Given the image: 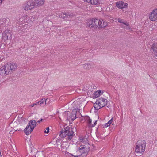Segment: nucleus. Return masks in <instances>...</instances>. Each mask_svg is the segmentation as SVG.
<instances>
[{
  "instance_id": "obj_1",
  "label": "nucleus",
  "mask_w": 157,
  "mask_h": 157,
  "mask_svg": "<svg viewBox=\"0 0 157 157\" xmlns=\"http://www.w3.org/2000/svg\"><path fill=\"white\" fill-rule=\"evenodd\" d=\"M59 136L62 138L66 137V139L70 140L75 135L74 132L72 128L70 127H67L64 128V130H62L60 132Z\"/></svg>"
},
{
  "instance_id": "obj_2",
  "label": "nucleus",
  "mask_w": 157,
  "mask_h": 157,
  "mask_svg": "<svg viewBox=\"0 0 157 157\" xmlns=\"http://www.w3.org/2000/svg\"><path fill=\"white\" fill-rule=\"evenodd\" d=\"M135 147V152L137 155H140L144 151L146 146V142L145 140H138Z\"/></svg>"
},
{
  "instance_id": "obj_3",
  "label": "nucleus",
  "mask_w": 157,
  "mask_h": 157,
  "mask_svg": "<svg viewBox=\"0 0 157 157\" xmlns=\"http://www.w3.org/2000/svg\"><path fill=\"white\" fill-rule=\"evenodd\" d=\"M79 150L80 152L82 153V154L79 155H74L71 154H70L74 157H81L82 156V155L84 156V157H86L88 152L90 150L89 144L87 143L85 145H81L79 147Z\"/></svg>"
},
{
  "instance_id": "obj_4",
  "label": "nucleus",
  "mask_w": 157,
  "mask_h": 157,
  "mask_svg": "<svg viewBox=\"0 0 157 157\" xmlns=\"http://www.w3.org/2000/svg\"><path fill=\"white\" fill-rule=\"evenodd\" d=\"M36 125V122L34 120L30 121L28 125L24 129V132L27 135H29L33 130Z\"/></svg>"
},
{
  "instance_id": "obj_5",
  "label": "nucleus",
  "mask_w": 157,
  "mask_h": 157,
  "mask_svg": "<svg viewBox=\"0 0 157 157\" xmlns=\"http://www.w3.org/2000/svg\"><path fill=\"white\" fill-rule=\"evenodd\" d=\"M101 24V21L98 18L93 19L90 20L88 24V26L92 29H98L100 28V25Z\"/></svg>"
},
{
  "instance_id": "obj_6",
  "label": "nucleus",
  "mask_w": 157,
  "mask_h": 157,
  "mask_svg": "<svg viewBox=\"0 0 157 157\" xmlns=\"http://www.w3.org/2000/svg\"><path fill=\"white\" fill-rule=\"evenodd\" d=\"M77 112V111L76 109H73L71 113H70L69 112H65V113H67V120H70V119L72 121L74 120L76 118V114Z\"/></svg>"
},
{
  "instance_id": "obj_7",
  "label": "nucleus",
  "mask_w": 157,
  "mask_h": 157,
  "mask_svg": "<svg viewBox=\"0 0 157 157\" xmlns=\"http://www.w3.org/2000/svg\"><path fill=\"white\" fill-rule=\"evenodd\" d=\"M6 69L8 70L10 73H11L17 68V64L13 63H8L5 64Z\"/></svg>"
},
{
  "instance_id": "obj_8",
  "label": "nucleus",
  "mask_w": 157,
  "mask_h": 157,
  "mask_svg": "<svg viewBox=\"0 0 157 157\" xmlns=\"http://www.w3.org/2000/svg\"><path fill=\"white\" fill-rule=\"evenodd\" d=\"M36 8L33 1H31L27 2L24 4L23 9L25 11L31 10L34 8Z\"/></svg>"
},
{
  "instance_id": "obj_9",
  "label": "nucleus",
  "mask_w": 157,
  "mask_h": 157,
  "mask_svg": "<svg viewBox=\"0 0 157 157\" xmlns=\"http://www.w3.org/2000/svg\"><path fill=\"white\" fill-rule=\"evenodd\" d=\"M149 18L151 21H155L157 20V9L154 10L151 14Z\"/></svg>"
},
{
  "instance_id": "obj_10",
  "label": "nucleus",
  "mask_w": 157,
  "mask_h": 157,
  "mask_svg": "<svg viewBox=\"0 0 157 157\" xmlns=\"http://www.w3.org/2000/svg\"><path fill=\"white\" fill-rule=\"evenodd\" d=\"M116 5L117 7L120 9H123L127 7L128 4L125 3L124 2H117L116 3Z\"/></svg>"
},
{
  "instance_id": "obj_11",
  "label": "nucleus",
  "mask_w": 157,
  "mask_h": 157,
  "mask_svg": "<svg viewBox=\"0 0 157 157\" xmlns=\"http://www.w3.org/2000/svg\"><path fill=\"white\" fill-rule=\"evenodd\" d=\"M5 65L2 67L0 69V74L2 75H6L10 74L8 70L6 69Z\"/></svg>"
},
{
  "instance_id": "obj_12",
  "label": "nucleus",
  "mask_w": 157,
  "mask_h": 157,
  "mask_svg": "<svg viewBox=\"0 0 157 157\" xmlns=\"http://www.w3.org/2000/svg\"><path fill=\"white\" fill-rule=\"evenodd\" d=\"M97 101H98V103L100 104L101 107L105 106L107 105V100L106 99L100 98L97 99Z\"/></svg>"
},
{
  "instance_id": "obj_13",
  "label": "nucleus",
  "mask_w": 157,
  "mask_h": 157,
  "mask_svg": "<svg viewBox=\"0 0 157 157\" xmlns=\"http://www.w3.org/2000/svg\"><path fill=\"white\" fill-rule=\"evenodd\" d=\"M33 2L36 7H39L44 4L45 0H33Z\"/></svg>"
},
{
  "instance_id": "obj_14",
  "label": "nucleus",
  "mask_w": 157,
  "mask_h": 157,
  "mask_svg": "<svg viewBox=\"0 0 157 157\" xmlns=\"http://www.w3.org/2000/svg\"><path fill=\"white\" fill-rule=\"evenodd\" d=\"M151 47L154 55L157 57V42H153Z\"/></svg>"
},
{
  "instance_id": "obj_15",
  "label": "nucleus",
  "mask_w": 157,
  "mask_h": 157,
  "mask_svg": "<svg viewBox=\"0 0 157 157\" xmlns=\"http://www.w3.org/2000/svg\"><path fill=\"white\" fill-rule=\"evenodd\" d=\"M71 16V14H70L68 13H61L59 15L60 17L63 19H64L65 18H67Z\"/></svg>"
},
{
  "instance_id": "obj_16",
  "label": "nucleus",
  "mask_w": 157,
  "mask_h": 157,
  "mask_svg": "<svg viewBox=\"0 0 157 157\" xmlns=\"http://www.w3.org/2000/svg\"><path fill=\"white\" fill-rule=\"evenodd\" d=\"M35 156L36 157H45L44 153L43 151H38Z\"/></svg>"
},
{
  "instance_id": "obj_17",
  "label": "nucleus",
  "mask_w": 157,
  "mask_h": 157,
  "mask_svg": "<svg viewBox=\"0 0 157 157\" xmlns=\"http://www.w3.org/2000/svg\"><path fill=\"white\" fill-rule=\"evenodd\" d=\"M98 101L96 100L95 103L94 104V107L95 109L97 110H98L101 108H102L101 105L99 104V103H98Z\"/></svg>"
},
{
  "instance_id": "obj_18",
  "label": "nucleus",
  "mask_w": 157,
  "mask_h": 157,
  "mask_svg": "<svg viewBox=\"0 0 157 157\" xmlns=\"http://www.w3.org/2000/svg\"><path fill=\"white\" fill-rule=\"evenodd\" d=\"M68 146V144L67 142L63 143L60 145L61 149H63V151H66L67 149V147Z\"/></svg>"
},
{
  "instance_id": "obj_19",
  "label": "nucleus",
  "mask_w": 157,
  "mask_h": 157,
  "mask_svg": "<svg viewBox=\"0 0 157 157\" xmlns=\"http://www.w3.org/2000/svg\"><path fill=\"white\" fill-rule=\"evenodd\" d=\"M99 0H92V1L90 3L91 4L96 5L99 3Z\"/></svg>"
},
{
  "instance_id": "obj_20",
  "label": "nucleus",
  "mask_w": 157,
  "mask_h": 157,
  "mask_svg": "<svg viewBox=\"0 0 157 157\" xmlns=\"http://www.w3.org/2000/svg\"><path fill=\"white\" fill-rule=\"evenodd\" d=\"M103 21V23L102 24V22H101V24L100 25V28H104L107 25V23L106 22Z\"/></svg>"
},
{
  "instance_id": "obj_21",
  "label": "nucleus",
  "mask_w": 157,
  "mask_h": 157,
  "mask_svg": "<svg viewBox=\"0 0 157 157\" xmlns=\"http://www.w3.org/2000/svg\"><path fill=\"white\" fill-rule=\"evenodd\" d=\"M101 94H99V93L98 92H95L94 94V95L93 96V98H95L98 97L100 96Z\"/></svg>"
},
{
  "instance_id": "obj_22",
  "label": "nucleus",
  "mask_w": 157,
  "mask_h": 157,
  "mask_svg": "<svg viewBox=\"0 0 157 157\" xmlns=\"http://www.w3.org/2000/svg\"><path fill=\"white\" fill-rule=\"evenodd\" d=\"M84 67L85 68L87 69L91 68V65L90 64L86 63L84 64Z\"/></svg>"
},
{
  "instance_id": "obj_23",
  "label": "nucleus",
  "mask_w": 157,
  "mask_h": 157,
  "mask_svg": "<svg viewBox=\"0 0 157 157\" xmlns=\"http://www.w3.org/2000/svg\"><path fill=\"white\" fill-rule=\"evenodd\" d=\"M61 140L59 139H58L57 140H56V143L57 147L58 146H60L61 145Z\"/></svg>"
},
{
  "instance_id": "obj_24",
  "label": "nucleus",
  "mask_w": 157,
  "mask_h": 157,
  "mask_svg": "<svg viewBox=\"0 0 157 157\" xmlns=\"http://www.w3.org/2000/svg\"><path fill=\"white\" fill-rule=\"evenodd\" d=\"M48 100V99H46L45 100V98H42L40 101V104H43L44 102L45 101V104H46V102L47 100Z\"/></svg>"
},
{
  "instance_id": "obj_25",
  "label": "nucleus",
  "mask_w": 157,
  "mask_h": 157,
  "mask_svg": "<svg viewBox=\"0 0 157 157\" xmlns=\"http://www.w3.org/2000/svg\"><path fill=\"white\" fill-rule=\"evenodd\" d=\"M118 22L121 23H123L124 22V20L120 18H118Z\"/></svg>"
},
{
  "instance_id": "obj_26",
  "label": "nucleus",
  "mask_w": 157,
  "mask_h": 157,
  "mask_svg": "<svg viewBox=\"0 0 157 157\" xmlns=\"http://www.w3.org/2000/svg\"><path fill=\"white\" fill-rule=\"evenodd\" d=\"M46 130L44 131V132L45 133H48L49 132V127H47L46 128Z\"/></svg>"
},
{
  "instance_id": "obj_27",
  "label": "nucleus",
  "mask_w": 157,
  "mask_h": 157,
  "mask_svg": "<svg viewBox=\"0 0 157 157\" xmlns=\"http://www.w3.org/2000/svg\"><path fill=\"white\" fill-rule=\"evenodd\" d=\"M113 121V119L112 118L107 123L108 124H109V125H110L111 124L112 122Z\"/></svg>"
},
{
  "instance_id": "obj_28",
  "label": "nucleus",
  "mask_w": 157,
  "mask_h": 157,
  "mask_svg": "<svg viewBox=\"0 0 157 157\" xmlns=\"http://www.w3.org/2000/svg\"><path fill=\"white\" fill-rule=\"evenodd\" d=\"M88 123L89 124H90V125H91V120L89 118V119L87 120Z\"/></svg>"
},
{
  "instance_id": "obj_29",
  "label": "nucleus",
  "mask_w": 157,
  "mask_h": 157,
  "mask_svg": "<svg viewBox=\"0 0 157 157\" xmlns=\"http://www.w3.org/2000/svg\"><path fill=\"white\" fill-rule=\"evenodd\" d=\"M97 121V120L94 123V124L90 125V126L91 127H94L96 125V124Z\"/></svg>"
},
{
  "instance_id": "obj_30",
  "label": "nucleus",
  "mask_w": 157,
  "mask_h": 157,
  "mask_svg": "<svg viewBox=\"0 0 157 157\" xmlns=\"http://www.w3.org/2000/svg\"><path fill=\"white\" fill-rule=\"evenodd\" d=\"M109 126V124L107 123L104 124V127H107Z\"/></svg>"
},
{
  "instance_id": "obj_31",
  "label": "nucleus",
  "mask_w": 157,
  "mask_h": 157,
  "mask_svg": "<svg viewBox=\"0 0 157 157\" xmlns=\"http://www.w3.org/2000/svg\"><path fill=\"white\" fill-rule=\"evenodd\" d=\"M43 120V119H41L40 120H38L37 121V122L40 123L42 121V120Z\"/></svg>"
},
{
  "instance_id": "obj_32",
  "label": "nucleus",
  "mask_w": 157,
  "mask_h": 157,
  "mask_svg": "<svg viewBox=\"0 0 157 157\" xmlns=\"http://www.w3.org/2000/svg\"><path fill=\"white\" fill-rule=\"evenodd\" d=\"M14 133V132H13V130H11L10 131V134L11 135V134H13Z\"/></svg>"
},
{
  "instance_id": "obj_33",
  "label": "nucleus",
  "mask_w": 157,
  "mask_h": 157,
  "mask_svg": "<svg viewBox=\"0 0 157 157\" xmlns=\"http://www.w3.org/2000/svg\"><path fill=\"white\" fill-rule=\"evenodd\" d=\"M84 1L88 2H90L92 1V0H84Z\"/></svg>"
},
{
  "instance_id": "obj_34",
  "label": "nucleus",
  "mask_w": 157,
  "mask_h": 157,
  "mask_svg": "<svg viewBox=\"0 0 157 157\" xmlns=\"http://www.w3.org/2000/svg\"><path fill=\"white\" fill-rule=\"evenodd\" d=\"M36 105V104L35 103H33V104L32 105H30V106H31L32 107H34L35 105Z\"/></svg>"
},
{
  "instance_id": "obj_35",
  "label": "nucleus",
  "mask_w": 157,
  "mask_h": 157,
  "mask_svg": "<svg viewBox=\"0 0 157 157\" xmlns=\"http://www.w3.org/2000/svg\"><path fill=\"white\" fill-rule=\"evenodd\" d=\"M123 24H125L126 26H129V24L128 23L124 22Z\"/></svg>"
},
{
  "instance_id": "obj_36",
  "label": "nucleus",
  "mask_w": 157,
  "mask_h": 157,
  "mask_svg": "<svg viewBox=\"0 0 157 157\" xmlns=\"http://www.w3.org/2000/svg\"><path fill=\"white\" fill-rule=\"evenodd\" d=\"M97 92H98L99 93V94H100L101 93V90L97 91Z\"/></svg>"
},
{
  "instance_id": "obj_37",
  "label": "nucleus",
  "mask_w": 157,
  "mask_h": 157,
  "mask_svg": "<svg viewBox=\"0 0 157 157\" xmlns=\"http://www.w3.org/2000/svg\"><path fill=\"white\" fill-rule=\"evenodd\" d=\"M8 36H9V35H7V34H6V39H8Z\"/></svg>"
},
{
  "instance_id": "obj_38",
  "label": "nucleus",
  "mask_w": 157,
  "mask_h": 157,
  "mask_svg": "<svg viewBox=\"0 0 157 157\" xmlns=\"http://www.w3.org/2000/svg\"><path fill=\"white\" fill-rule=\"evenodd\" d=\"M17 123V122H14V123H13V124L14 125H15Z\"/></svg>"
},
{
  "instance_id": "obj_39",
  "label": "nucleus",
  "mask_w": 157,
  "mask_h": 157,
  "mask_svg": "<svg viewBox=\"0 0 157 157\" xmlns=\"http://www.w3.org/2000/svg\"><path fill=\"white\" fill-rule=\"evenodd\" d=\"M40 101H38V102H36V103L35 104H36V105L37 104H40Z\"/></svg>"
},
{
  "instance_id": "obj_40",
  "label": "nucleus",
  "mask_w": 157,
  "mask_h": 157,
  "mask_svg": "<svg viewBox=\"0 0 157 157\" xmlns=\"http://www.w3.org/2000/svg\"><path fill=\"white\" fill-rule=\"evenodd\" d=\"M27 131H30V127H29V128H28L27 130Z\"/></svg>"
},
{
  "instance_id": "obj_41",
  "label": "nucleus",
  "mask_w": 157,
  "mask_h": 157,
  "mask_svg": "<svg viewBox=\"0 0 157 157\" xmlns=\"http://www.w3.org/2000/svg\"><path fill=\"white\" fill-rule=\"evenodd\" d=\"M85 139H83L82 140V141H84V140H85Z\"/></svg>"
},
{
  "instance_id": "obj_42",
  "label": "nucleus",
  "mask_w": 157,
  "mask_h": 157,
  "mask_svg": "<svg viewBox=\"0 0 157 157\" xmlns=\"http://www.w3.org/2000/svg\"><path fill=\"white\" fill-rule=\"evenodd\" d=\"M2 155H1V151H0V157H2Z\"/></svg>"
},
{
  "instance_id": "obj_43",
  "label": "nucleus",
  "mask_w": 157,
  "mask_h": 157,
  "mask_svg": "<svg viewBox=\"0 0 157 157\" xmlns=\"http://www.w3.org/2000/svg\"><path fill=\"white\" fill-rule=\"evenodd\" d=\"M107 106V107H109V105Z\"/></svg>"
},
{
  "instance_id": "obj_44",
  "label": "nucleus",
  "mask_w": 157,
  "mask_h": 157,
  "mask_svg": "<svg viewBox=\"0 0 157 157\" xmlns=\"http://www.w3.org/2000/svg\"><path fill=\"white\" fill-rule=\"evenodd\" d=\"M107 106V107H109V105Z\"/></svg>"
},
{
  "instance_id": "obj_45",
  "label": "nucleus",
  "mask_w": 157,
  "mask_h": 157,
  "mask_svg": "<svg viewBox=\"0 0 157 157\" xmlns=\"http://www.w3.org/2000/svg\"><path fill=\"white\" fill-rule=\"evenodd\" d=\"M13 123V121H12V122H11V123Z\"/></svg>"
}]
</instances>
